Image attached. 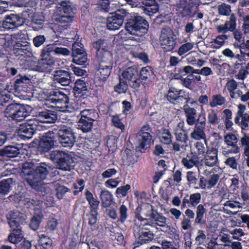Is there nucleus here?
Listing matches in <instances>:
<instances>
[{
  "instance_id": "obj_1",
  "label": "nucleus",
  "mask_w": 249,
  "mask_h": 249,
  "mask_svg": "<svg viewBox=\"0 0 249 249\" xmlns=\"http://www.w3.org/2000/svg\"><path fill=\"white\" fill-rule=\"evenodd\" d=\"M30 81L26 78L18 79L15 82V88L19 92L28 93L27 99L35 97L39 101L45 102V105L49 108H55L59 111H64L68 102L67 96L60 91L49 90H33L30 84Z\"/></svg>"
},
{
  "instance_id": "obj_2",
  "label": "nucleus",
  "mask_w": 249,
  "mask_h": 249,
  "mask_svg": "<svg viewBox=\"0 0 249 249\" xmlns=\"http://www.w3.org/2000/svg\"><path fill=\"white\" fill-rule=\"evenodd\" d=\"M48 174L47 165L45 163L35 165L32 162H25L22 166L21 176L35 189L38 190L42 181Z\"/></svg>"
},
{
  "instance_id": "obj_3",
  "label": "nucleus",
  "mask_w": 249,
  "mask_h": 249,
  "mask_svg": "<svg viewBox=\"0 0 249 249\" xmlns=\"http://www.w3.org/2000/svg\"><path fill=\"white\" fill-rule=\"evenodd\" d=\"M72 11V4L70 1H62L60 3L53 18L58 24L53 28L54 32H61L67 28L73 20V17L71 15Z\"/></svg>"
},
{
  "instance_id": "obj_4",
  "label": "nucleus",
  "mask_w": 249,
  "mask_h": 249,
  "mask_svg": "<svg viewBox=\"0 0 249 249\" xmlns=\"http://www.w3.org/2000/svg\"><path fill=\"white\" fill-rule=\"evenodd\" d=\"M156 212L154 211L153 207L149 203H142L138 206L135 211L136 219L134 221L136 227H145L146 226H154L153 222L149 221V219L144 218L142 215L155 218Z\"/></svg>"
},
{
  "instance_id": "obj_5",
  "label": "nucleus",
  "mask_w": 249,
  "mask_h": 249,
  "mask_svg": "<svg viewBox=\"0 0 249 249\" xmlns=\"http://www.w3.org/2000/svg\"><path fill=\"white\" fill-rule=\"evenodd\" d=\"M149 28L148 22L141 16H135L126 24L125 28L129 34L142 36L147 33Z\"/></svg>"
},
{
  "instance_id": "obj_6",
  "label": "nucleus",
  "mask_w": 249,
  "mask_h": 249,
  "mask_svg": "<svg viewBox=\"0 0 249 249\" xmlns=\"http://www.w3.org/2000/svg\"><path fill=\"white\" fill-rule=\"evenodd\" d=\"M177 36L170 28H163L160 37V45L165 52L173 51L176 46Z\"/></svg>"
},
{
  "instance_id": "obj_7",
  "label": "nucleus",
  "mask_w": 249,
  "mask_h": 249,
  "mask_svg": "<svg viewBox=\"0 0 249 249\" xmlns=\"http://www.w3.org/2000/svg\"><path fill=\"white\" fill-rule=\"evenodd\" d=\"M51 159L58 163L59 168L63 170L70 171L74 165L72 158L68 154L60 151H53Z\"/></svg>"
},
{
  "instance_id": "obj_8",
  "label": "nucleus",
  "mask_w": 249,
  "mask_h": 249,
  "mask_svg": "<svg viewBox=\"0 0 249 249\" xmlns=\"http://www.w3.org/2000/svg\"><path fill=\"white\" fill-rule=\"evenodd\" d=\"M139 72L134 67H129L122 70L119 74V79L128 83L132 88L137 89L140 86V80L138 78Z\"/></svg>"
},
{
  "instance_id": "obj_9",
  "label": "nucleus",
  "mask_w": 249,
  "mask_h": 249,
  "mask_svg": "<svg viewBox=\"0 0 249 249\" xmlns=\"http://www.w3.org/2000/svg\"><path fill=\"white\" fill-rule=\"evenodd\" d=\"M72 62L76 64L82 65L88 60L87 54L80 41H75L72 45Z\"/></svg>"
},
{
  "instance_id": "obj_10",
  "label": "nucleus",
  "mask_w": 249,
  "mask_h": 249,
  "mask_svg": "<svg viewBox=\"0 0 249 249\" xmlns=\"http://www.w3.org/2000/svg\"><path fill=\"white\" fill-rule=\"evenodd\" d=\"M55 133L53 131H48L41 138L39 144L38 150L40 151L46 152L52 148L57 145Z\"/></svg>"
},
{
  "instance_id": "obj_11",
  "label": "nucleus",
  "mask_w": 249,
  "mask_h": 249,
  "mask_svg": "<svg viewBox=\"0 0 249 249\" xmlns=\"http://www.w3.org/2000/svg\"><path fill=\"white\" fill-rule=\"evenodd\" d=\"M125 16V11L120 10L113 13L107 19V26L110 30L119 29L123 25L124 19Z\"/></svg>"
},
{
  "instance_id": "obj_12",
  "label": "nucleus",
  "mask_w": 249,
  "mask_h": 249,
  "mask_svg": "<svg viewBox=\"0 0 249 249\" xmlns=\"http://www.w3.org/2000/svg\"><path fill=\"white\" fill-rule=\"evenodd\" d=\"M24 23V19L19 15L11 14L5 16L2 26L5 29H15L22 25Z\"/></svg>"
},
{
  "instance_id": "obj_13",
  "label": "nucleus",
  "mask_w": 249,
  "mask_h": 249,
  "mask_svg": "<svg viewBox=\"0 0 249 249\" xmlns=\"http://www.w3.org/2000/svg\"><path fill=\"white\" fill-rule=\"evenodd\" d=\"M138 231L134 235L140 244L146 243L151 241L154 238V234L150 231V229L145 227H137Z\"/></svg>"
},
{
  "instance_id": "obj_14",
  "label": "nucleus",
  "mask_w": 249,
  "mask_h": 249,
  "mask_svg": "<svg viewBox=\"0 0 249 249\" xmlns=\"http://www.w3.org/2000/svg\"><path fill=\"white\" fill-rule=\"evenodd\" d=\"M54 64V61L52 58H43L34 63L33 69L40 72L50 71L51 68Z\"/></svg>"
},
{
  "instance_id": "obj_15",
  "label": "nucleus",
  "mask_w": 249,
  "mask_h": 249,
  "mask_svg": "<svg viewBox=\"0 0 249 249\" xmlns=\"http://www.w3.org/2000/svg\"><path fill=\"white\" fill-rule=\"evenodd\" d=\"M14 52L17 56L25 55L30 57L33 55L30 44L27 42L23 43L20 42L16 43L15 45Z\"/></svg>"
},
{
  "instance_id": "obj_16",
  "label": "nucleus",
  "mask_w": 249,
  "mask_h": 249,
  "mask_svg": "<svg viewBox=\"0 0 249 249\" xmlns=\"http://www.w3.org/2000/svg\"><path fill=\"white\" fill-rule=\"evenodd\" d=\"M57 119L55 114L52 113L50 110H46L40 112L36 120L34 123L35 126H37L38 123L42 124H51L54 123Z\"/></svg>"
},
{
  "instance_id": "obj_17",
  "label": "nucleus",
  "mask_w": 249,
  "mask_h": 249,
  "mask_svg": "<svg viewBox=\"0 0 249 249\" xmlns=\"http://www.w3.org/2000/svg\"><path fill=\"white\" fill-rule=\"evenodd\" d=\"M8 223L11 228L18 227L23 222L24 215L18 211L10 212L7 214Z\"/></svg>"
},
{
  "instance_id": "obj_18",
  "label": "nucleus",
  "mask_w": 249,
  "mask_h": 249,
  "mask_svg": "<svg viewBox=\"0 0 249 249\" xmlns=\"http://www.w3.org/2000/svg\"><path fill=\"white\" fill-rule=\"evenodd\" d=\"M236 19L234 15H231L230 20L226 21L224 24L216 26V29L219 33H226L228 31H233L236 27Z\"/></svg>"
},
{
  "instance_id": "obj_19",
  "label": "nucleus",
  "mask_w": 249,
  "mask_h": 249,
  "mask_svg": "<svg viewBox=\"0 0 249 249\" xmlns=\"http://www.w3.org/2000/svg\"><path fill=\"white\" fill-rule=\"evenodd\" d=\"M32 124H25L20 125L17 130L18 136L23 139L31 138L34 132V128L32 126Z\"/></svg>"
},
{
  "instance_id": "obj_20",
  "label": "nucleus",
  "mask_w": 249,
  "mask_h": 249,
  "mask_svg": "<svg viewBox=\"0 0 249 249\" xmlns=\"http://www.w3.org/2000/svg\"><path fill=\"white\" fill-rule=\"evenodd\" d=\"M224 142L229 146H231L232 149L227 152V153L237 154L239 152V148L237 145L238 142L236 136L232 133L227 134L224 137Z\"/></svg>"
},
{
  "instance_id": "obj_21",
  "label": "nucleus",
  "mask_w": 249,
  "mask_h": 249,
  "mask_svg": "<svg viewBox=\"0 0 249 249\" xmlns=\"http://www.w3.org/2000/svg\"><path fill=\"white\" fill-rule=\"evenodd\" d=\"M181 163L187 169H191L199 163V157L194 154L193 150L190 153L188 154L186 157L182 158Z\"/></svg>"
},
{
  "instance_id": "obj_22",
  "label": "nucleus",
  "mask_w": 249,
  "mask_h": 249,
  "mask_svg": "<svg viewBox=\"0 0 249 249\" xmlns=\"http://www.w3.org/2000/svg\"><path fill=\"white\" fill-rule=\"evenodd\" d=\"M183 110L186 116V121L189 125H194L196 122V110L190 107L188 105L183 107Z\"/></svg>"
},
{
  "instance_id": "obj_23",
  "label": "nucleus",
  "mask_w": 249,
  "mask_h": 249,
  "mask_svg": "<svg viewBox=\"0 0 249 249\" xmlns=\"http://www.w3.org/2000/svg\"><path fill=\"white\" fill-rule=\"evenodd\" d=\"M54 79L62 86H67L71 83V76L69 72L65 71H58L54 75Z\"/></svg>"
},
{
  "instance_id": "obj_24",
  "label": "nucleus",
  "mask_w": 249,
  "mask_h": 249,
  "mask_svg": "<svg viewBox=\"0 0 249 249\" xmlns=\"http://www.w3.org/2000/svg\"><path fill=\"white\" fill-rule=\"evenodd\" d=\"M32 110V107L28 105L18 104L14 119L23 120L30 114Z\"/></svg>"
},
{
  "instance_id": "obj_25",
  "label": "nucleus",
  "mask_w": 249,
  "mask_h": 249,
  "mask_svg": "<svg viewBox=\"0 0 249 249\" xmlns=\"http://www.w3.org/2000/svg\"><path fill=\"white\" fill-rule=\"evenodd\" d=\"M184 91L177 90L174 88H170L167 94V98L171 103L176 104L182 100Z\"/></svg>"
},
{
  "instance_id": "obj_26",
  "label": "nucleus",
  "mask_w": 249,
  "mask_h": 249,
  "mask_svg": "<svg viewBox=\"0 0 249 249\" xmlns=\"http://www.w3.org/2000/svg\"><path fill=\"white\" fill-rule=\"evenodd\" d=\"M204 163L206 166L213 167L218 162L217 152L216 150H207L204 156Z\"/></svg>"
},
{
  "instance_id": "obj_27",
  "label": "nucleus",
  "mask_w": 249,
  "mask_h": 249,
  "mask_svg": "<svg viewBox=\"0 0 249 249\" xmlns=\"http://www.w3.org/2000/svg\"><path fill=\"white\" fill-rule=\"evenodd\" d=\"M111 69L112 66L101 65L96 72V76L101 81L104 82L109 76Z\"/></svg>"
},
{
  "instance_id": "obj_28",
  "label": "nucleus",
  "mask_w": 249,
  "mask_h": 249,
  "mask_svg": "<svg viewBox=\"0 0 249 249\" xmlns=\"http://www.w3.org/2000/svg\"><path fill=\"white\" fill-rule=\"evenodd\" d=\"M13 228V230L12 232L8 236L9 241L13 244H17L19 243L23 238V235L19 226L18 227Z\"/></svg>"
},
{
  "instance_id": "obj_29",
  "label": "nucleus",
  "mask_w": 249,
  "mask_h": 249,
  "mask_svg": "<svg viewBox=\"0 0 249 249\" xmlns=\"http://www.w3.org/2000/svg\"><path fill=\"white\" fill-rule=\"evenodd\" d=\"M152 136L150 133H140V136L139 137V145L137 147V150L139 151H141L142 149H144L146 145L150 144Z\"/></svg>"
},
{
  "instance_id": "obj_30",
  "label": "nucleus",
  "mask_w": 249,
  "mask_h": 249,
  "mask_svg": "<svg viewBox=\"0 0 249 249\" xmlns=\"http://www.w3.org/2000/svg\"><path fill=\"white\" fill-rule=\"evenodd\" d=\"M100 199L104 207H109L113 200L112 195L108 191H102L100 194Z\"/></svg>"
},
{
  "instance_id": "obj_31",
  "label": "nucleus",
  "mask_w": 249,
  "mask_h": 249,
  "mask_svg": "<svg viewBox=\"0 0 249 249\" xmlns=\"http://www.w3.org/2000/svg\"><path fill=\"white\" fill-rule=\"evenodd\" d=\"M191 139L196 141L204 140L205 144L207 143L206 140V134L204 129L197 127H195L193 131L190 133Z\"/></svg>"
},
{
  "instance_id": "obj_32",
  "label": "nucleus",
  "mask_w": 249,
  "mask_h": 249,
  "mask_svg": "<svg viewBox=\"0 0 249 249\" xmlns=\"http://www.w3.org/2000/svg\"><path fill=\"white\" fill-rule=\"evenodd\" d=\"M87 86L86 83L81 80H78L75 83L74 87V94L76 96H79L80 94L83 95L87 90Z\"/></svg>"
},
{
  "instance_id": "obj_33",
  "label": "nucleus",
  "mask_w": 249,
  "mask_h": 249,
  "mask_svg": "<svg viewBox=\"0 0 249 249\" xmlns=\"http://www.w3.org/2000/svg\"><path fill=\"white\" fill-rule=\"evenodd\" d=\"M172 135L169 130L162 129L159 134L160 142L165 144H169L172 142Z\"/></svg>"
},
{
  "instance_id": "obj_34",
  "label": "nucleus",
  "mask_w": 249,
  "mask_h": 249,
  "mask_svg": "<svg viewBox=\"0 0 249 249\" xmlns=\"http://www.w3.org/2000/svg\"><path fill=\"white\" fill-rule=\"evenodd\" d=\"M193 68L190 66H187L183 69L176 68L174 77L176 79H180L187 74L192 73Z\"/></svg>"
},
{
  "instance_id": "obj_35",
  "label": "nucleus",
  "mask_w": 249,
  "mask_h": 249,
  "mask_svg": "<svg viewBox=\"0 0 249 249\" xmlns=\"http://www.w3.org/2000/svg\"><path fill=\"white\" fill-rule=\"evenodd\" d=\"M184 123L179 122L174 128L175 135L178 141L183 142L185 140L184 131L183 130Z\"/></svg>"
},
{
  "instance_id": "obj_36",
  "label": "nucleus",
  "mask_w": 249,
  "mask_h": 249,
  "mask_svg": "<svg viewBox=\"0 0 249 249\" xmlns=\"http://www.w3.org/2000/svg\"><path fill=\"white\" fill-rule=\"evenodd\" d=\"M140 74L142 80H148V81H150L154 77L152 68L149 66L142 68Z\"/></svg>"
},
{
  "instance_id": "obj_37",
  "label": "nucleus",
  "mask_w": 249,
  "mask_h": 249,
  "mask_svg": "<svg viewBox=\"0 0 249 249\" xmlns=\"http://www.w3.org/2000/svg\"><path fill=\"white\" fill-rule=\"evenodd\" d=\"M69 136L66 137H59V141H60L62 145L64 147H71L73 145L75 142V137L73 134H67Z\"/></svg>"
},
{
  "instance_id": "obj_38",
  "label": "nucleus",
  "mask_w": 249,
  "mask_h": 249,
  "mask_svg": "<svg viewBox=\"0 0 249 249\" xmlns=\"http://www.w3.org/2000/svg\"><path fill=\"white\" fill-rule=\"evenodd\" d=\"M12 180L9 178L2 180L0 182V194L5 195L8 194L11 190Z\"/></svg>"
},
{
  "instance_id": "obj_39",
  "label": "nucleus",
  "mask_w": 249,
  "mask_h": 249,
  "mask_svg": "<svg viewBox=\"0 0 249 249\" xmlns=\"http://www.w3.org/2000/svg\"><path fill=\"white\" fill-rule=\"evenodd\" d=\"M207 119L208 123L212 125H216L220 122V119L217 112L213 109H210L208 111Z\"/></svg>"
},
{
  "instance_id": "obj_40",
  "label": "nucleus",
  "mask_w": 249,
  "mask_h": 249,
  "mask_svg": "<svg viewBox=\"0 0 249 249\" xmlns=\"http://www.w3.org/2000/svg\"><path fill=\"white\" fill-rule=\"evenodd\" d=\"M227 37L225 35L218 36L215 39L211 41V47L214 49H219L223 46Z\"/></svg>"
},
{
  "instance_id": "obj_41",
  "label": "nucleus",
  "mask_w": 249,
  "mask_h": 249,
  "mask_svg": "<svg viewBox=\"0 0 249 249\" xmlns=\"http://www.w3.org/2000/svg\"><path fill=\"white\" fill-rule=\"evenodd\" d=\"M93 121L84 120L83 118H81L79 121V126L81 127L83 132H88L91 130L92 127Z\"/></svg>"
},
{
  "instance_id": "obj_42",
  "label": "nucleus",
  "mask_w": 249,
  "mask_h": 249,
  "mask_svg": "<svg viewBox=\"0 0 249 249\" xmlns=\"http://www.w3.org/2000/svg\"><path fill=\"white\" fill-rule=\"evenodd\" d=\"M58 44H62V45H65V46H66L67 45V43H65L64 42H60L59 41H55L54 43H53V44H48L47 45H46L43 49V57H44L45 55V53H52V52H53L54 53H55V49L56 48V46H57V45H58Z\"/></svg>"
},
{
  "instance_id": "obj_43",
  "label": "nucleus",
  "mask_w": 249,
  "mask_h": 249,
  "mask_svg": "<svg viewBox=\"0 0 249 249\" xmlns=\"http://www.w3.org/2000/svg\"><path fill=\"white\" fill-rule=\"evenodd\" d=\"M4 153L5 155L9 157H15L19 153L18 148L13 146H7L4 148Z\"/></svg>"
},
{
  "instance_id": "obj_44",
  "label": "nucleus",
  "mask_w": 249,
  "mask_h": 249,
  "mask_svg": "<svg viewBox=\"0 0 249 249\" xmlns=\"http://www.w3.org/2000/svg\"><path fill=\"white\" fill-rule=\"evenodd\" d=\"M42 218L43 215L42 213L34 215L32 217L30 225L32 230L35 231L38 228Z\"/></svg>"
},
{
  "instance_id": "obj_45",
  "label": "nucleus",
  "mask_w": 249,
  "mask_h": 249,
  "mask_svg": "<svg viewBox=\"0 0 249 249\" xmlns=\"http://www.w3.org/2000/svg\"><path fill=\"white\" fill-rule=\"evenodd\" d=\"M18 105V104H12L8 105L4 111L5 116L7 117H11L14 119Z\"/></svg>"
},
{
  "instance_id": "obj_46",
  "label": "nucleus",
  "mask_w": 249,
  "mask_h": 249,
  "mask_svg": "<svg viewBox=\"0 0 249 249\" xmlns=\"http://www.w3.org/2000/svg\"><path fill=\"white\" fill-rule=\"evenodd\" d=\"M106 45L107 43L102 39L94 42L93 43V46L97 50V53L99 55H102L103 52H106L105 48Z\"/></svg>"
},
{
  "instance_id": "obj_47",
  "label": "nucleus",
  "mask_w": 249,
  "mask_h": 249,
  "mask_svg": "<svg viewBox=\"0 0 249 249\" xmlns=\"http://www.w3.org/2000/svg\"><path fill=\"white\" fill-rule=\"evenodd\" d=\"M39 242L40 245L44 249H49L51 248L53 241L49 237L42 234L39 236Z\"/></svg>"
},
{
  "instance_id": "obj_48",
  "label": "nucleus",
  "mask_w": 249,
  "mask_h": 249,
  "mask_svg": "<svg viewBox=\"0 0 249 249\" xmlns=\"http://www.w3.org/2000/svg\"><path fill=\"white\" fill-rule=\"evenodd\" d=\"M146 10L149 13V15L151 14H154L157 13L159 9V6L154 0H149L146 2Z\"/></svg>"
},
{
  "instance_id": "obj_49",
  "label": "nucleus",
  "mask_w": 249,
  "mask_h": 249,
  "mask_svg": "<svg viewBox=\"0 0 249 249\" xmlns=\"http://www.w3.org/2000/svg\"><path fill=\"white\" fill-rule=\"evenodd\" d=\"M152 220H149V221L153 222L154 223V226H148V227H154L156 225L163 227L166 224V218L162 215H159L156 217V213H155V218H152ZM146 226L145 227H146Z\"/></svg>"
},
{
  "instance_id": "obj_50",
  "label": "nucleus",
  "mask_w": 249,
  "mask_h": 249,
  "mask_svg": "<svg viewBox=\"0 0 249 249\" xmlns=\"http://www.w3.org/2000/svg\"><path fill=\"white\" fill-rule=\"evenodd\" d=\"M81 118L84 120H94L96 117V112L91 109H85L81 112Z\"/></svg>"
},
{
  "instance_id": "obj_51",
  "label": "nucleus",
  "mask_w": 249,
  "mask_h": 249,
  "mask_svg": "<svg viewBox=\"0 0 249 249\" xmlns=\"http://www.w3.org/2000/svg\"><path fill=\"white\" fill-rule=\"evenodd\" d=\"M225 98L220 95H215L213 96L212 101L210 103L211 107H214L218 106H221L225 103Z\"/></svg>"
},
{
  "instance_id": "obj_52",
  "label": "nucleus",
  "mask_w": 249,
  "mask_h": 249,
  "mask_svg": "<svg viewBox=\"0 0 249 249\" xmlns=\"http://www.w3.org/2000/svg\"><path fill=\"white\" fill-rule=\"evenodd\" d=\"M119 80V83L114 87V90L119 94L125 93L127 90L128 84L122 79Z\"/></svg>"
},
{
  "instance_id": "obj_53",
  "label": "nucleus",
  "mask_w": 249,
  "mask_h": 249,
  "mask_svg": "<svg viewBox=\"0 0 249 249\" xmlns=\"http://www.w3.org/2000/svg\"><path fill=\"white\" fill-rule=\"evenodd\" d=\"M194 44L192 42H187L181 45L178 49V53L181 56L190 51L194 47Z\"/></svg>"
},
{
  "instance_id": "obj_54",
  "label": "nucleus",
  "mask_w": 249,
  "mask_h": 249,
  "mask_svg": "<svg viewBox=\"0 0 249 249\" xmlns=\"http://www.w3.org/2000/svg\"><path fill=\"white\" fill-rule=\"evenodd\" d=\"M206 118L205 113L204 111H202L198 115V118L196 119V124H195V127H197L205 129L206 124Z\"/></svg>"
},
{
  "instance_id": "obj_55",
  "label": "nucleus",
  "mask_w": 249,
  "mask_h": 249,
  "mask_svg": "<svg viewBox=\"0 0 249 249\" xmlns=\"http://www.w3.org/2000/svg\"><path fill=\"white\" fill-rule=\"evenodd\" d=\"M195 149L196 150L193 151L194 154L198 156L203 155L206 151V147L204 144L200 142H197L195 144Z\"/></svg>"
},
{
  "instance_id": "obj_56",
  "label": "nucleus",
  "mask_w": 249,
  "mask_h": 249,
  "mask_svg": "<svg viewBox=\"0 0 249 249\" xmlns=\"http://www.w3.org/2000/svg\"><path fill=\"white\" fill-rule=\"evenodd\" d=\"M237 87L236 82L233 79L229 80L226 84L225 88L229 91L231 97H235L233 92Z\"/></svg>"
},
{
  "instance_id": "obj_57",
  "label": "nucleus",
  "mask_w": 249,
  "mask_h": 249,
  "mask_svg": "<svg viewBox=\"0 0 249 249\" xmlns=\"http://www.w3.org/2000/svg\"><path fill=\"white\" fill-rule=\"evenodd\" d=\"M206 212V210L204 206L202 204H199L197 207L196 209V222L197 223H200L203 217L204 213Z\"/></svg>"
},
{
  "instance_id": "obj_58",
  "label": "nucleus",
  "mask_w": 249,
  "mask_h": 249,
  "mask_svg": "<svg viewBox=\"0 0 249 249\" xmlns=\"http://www.w3.org/2000/svg\"><path fill=\"white\" fill-rule=\"evenodd\" d=\"M55 133L56 136L58 135V138L69 136L67 134L68 133L73 134L71 128L65 125L61 126L58 132Z\"/></svg>"
},
{
  "instance_id": "obj_59",
  "label": "nucleus",
  "mask_w": 249,
  "mask_h": 249,
  "mask_svg": "<svg viewBox=\"0 0 249 249\" xmlns=\"http://www.w3.org/2000/svg\"><path fill=\"white\" fill-rule=\"evenodd\" d=\"M230 233L232 235V239L237 240H241V237L245 235L243 230L241 228L234 229L230 231Z\"/></svg>"
},
{
  "instance_id": "obj_60",
  "label": "nucleus",
  "mask_w": 249,
  "mask_h": 249,
  "mask_svg": "<svg viewBox=\"0 0 249 249\" xmlns=\"http://www.w3.org/2000/svg\"><path fill=\"white\" fill-rule=\"evenodd\" d=\"M218 10L219 14L228 16L231 12V6L226 3H222L219 5Z\"/></svg>"
},
{
  "instance_id": "obj_61",
  "label": "nucleus",
  "mask_w": 249,
  "mask_h": 249,
  "mask_svg": "<svg viewBox=\"0 0 249 249\" xmlns=\"http://www.w3.org/2000/svg\"><path fill=\"white\" fill-rule=\"evenodd\" d=\"M200 200L201 195L197 193L190 195L189 202L193 206H196L200 202Z\"/></svg>"
},
{
  "instance_id": "obj_62",
  "label": "nucleus",
  "mask_w": 249,
  "mask_h": 249,
  "mask_svg": "<svg viewBox=\"0 0 249 249\" xmlns=\"http://www.w3.org/2000/svg\"><path fill=\"white\" fill-rule=\"evenodd\" d=\"M120 221L123 223L127 217V208L126 206L122 204L119 209Z\"/></svg>"
},
{
  "instance_id": "obj_63",
  "label": "nucleus",
  "mask_w": 249,
  "mask_h": 249,
  "mask_svg": "<svg viewBox=\"0 0 249 249\" xmlns=\"http://www.w3.org/2000/svg\"><path fill=\"white\" fill-rule=\"evenodd\" d=\"M20 203L21 204H23L26 206L27 208H31L34 207V206L37 205L39 203L38 202H36L35 200L31 199L30 198H26L24 199H20Z\"/></svg>"
},
{
  "instance_id": "obj_64",
  "label": "nucleus",
  "mask_w": 249,
  "mask_h": 249,
  "mask_svg": "<svg viewBox=\"0 0 249 249\" xmlns=\"http://www.w3.org/2000/svg\"><path fill=\"white\" fill-rule=\"evenodd\" d=\"M243 30L246 35H249V15L246 16L243 18Z\"/></svg>"
}]
</instances>
